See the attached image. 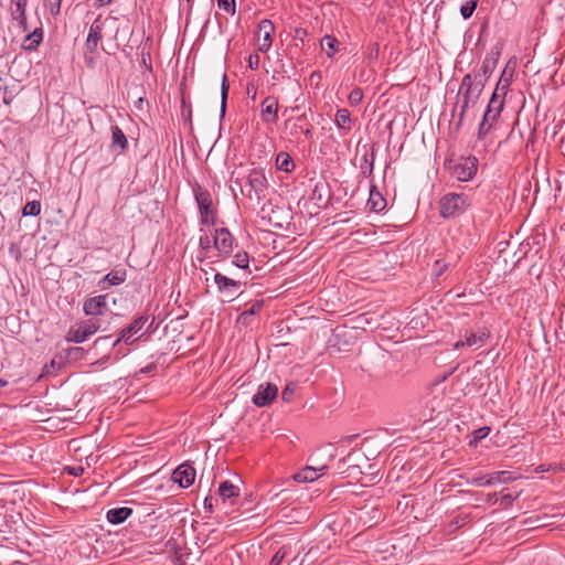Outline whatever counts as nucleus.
Instances as JSON below:
<instances>
[{
	"label": "nucleus",
	"mask_w": 565,
	"mask_h": 565,
	"mask_svg": "<svg viewBox=\"0 0 565 565\" xmlns=\"http://www.w3.org/2000/svg\"><path fill=\"white\" fill-rule=\"evenodd\" d=\"M483 86L482 79L475 81L470 74L463 76L458 93L459 97L462 99L459 111V124L462 122L466 111L477 104Z\"/></svg>",
	"instance_id": "1"
},
{
	"label": "nucleus",
	"mask_w": 565,
	"mask_h": 565,
	"mask_svg": "<svg viewBox=\"0 0 565 565\" xmlns=\"http://www.w3.org/2000/svg\"><path fill=\"white\" fill-rule=\"evenodd\" d=\"M478 166L479 161L475 156L460 157L456 160L445 162V168L448 170L450 177L460 182L472 180L477 174Z\"/></svg>",
	"instance_id": "2"
},
{
	"label": "nucleus",
	"mask_w": 565,
	"mask_h": 565,
	"mask_svg": "<svg viewBox=\"0 0 565 565\" xmlns=\"http://www.w3.org/2000/svg\"><path fill=\"white\" fill-rule=\"evenodd\" d=\"M471 202L465 193H447L439 201V213L444 218L456 217L466 212Z\"/></svg>",
	"instance_id": "3"
},
{
	"label": "nucleus",
	"mask_w": 565,
	"mask_h": 565,
	"mask_svg": "<svg viewBox=\"0 0 565 565\" xmlns=\"http://www.w3.org/2000/svg\"><path fill=\"white\" fill-rule=\"evenodd\" d=\"M193 193L199 206L201 223L204 225L214 224L216 211L213 207L211 193L199 184L193 188Z\"/></svg>",
	"instance_id": "4"
},
{
	"label": "nucleus",
	"mask_w": 565,
	"mask_h": 565,
	"mask_svg": "<svg viewBox=\"0 0 565 565\" xmlns=\"http://www.w3.org/2000/svg\"><path fill=\"white\" fill-rule=\"evenodd\" d=\"M247 185L249 186L246 196L259 203L265 199L268 189V181L263 170L253 169L249 171L247 178Z\"/></svg>",
	"instance_id": "5"
},
{
	"label": "nucleus",
	"mask_w": 565,
	"mask_h": 565,
	"mask_svg": "<svg viewBox=\"0 0 565 565\" xmlns=\"http://www.w3.org/2000/svg\"><path fill=\"white\" fill-rule=\"evenodd\" d=\"M99 329V321L96 319H88L79 321L75 327H72L66 335L65 340L73 343H83L90 335L95 334Z\"/></svg>",
	"instance_id": "6"
},
{
	"label": "nucleus",
	"mask_w": 565,
	"mask_h": 565,
	"mask_svg": "<svg viewBox=\"0 0 565 565\" xmlns=\"http://www.w3.org/2000/svg\"><path fill=\"white\" fill-rule=\"evenodd\" d=\"M489 338L490 331L487 328H479L476 331H466L463 334H460V339L454 344V349L481 348Z\"/></svg>",
	"instance_id": "7"
},
{
	"label": "nucleus",
	"mask_w": 565,
	"mask_h": 565,
	"mask_svg": "<svg viewBox=\"0 0 565 565\" xmlns=\"http://www.w3.org/2000/svg\"><path fill=\"white\" fill-rule=\"evenodd\" d=\"M355 436H348L339 440L337 444H328L322 447V456L333 459L340 457L341 459H349L355 457L354 448H350V444Z\"/></svg>",
	"instance_id": "8"
},
{
	"label": "nucleus",
	"mask_w": 565,
	"mask_h": 565,
	"mask_svg": "<svg viewBox=\"0 0 565 565\" xmlns=\"http://www.w3.org/2000/svg\"><path fill=\"white\" fill-rule=\"evenodd\" d=\"M147 321L148 317L146 316H140L136 318L127 328L121 330L119 338L115 340L113 345L116 347L121 341H124L128 345L135 343L139 338H141L142 334H140L137 338H134V335H136L138 332L142 330Z\"/></svg>",
	"instance_id": "9"
},
{
	"label": "nucleus",
	"mask_w": 565,
	"mask_h": 565,
	"mask_svg": "<svg viewBox=\"0 0 565 565\" xmlns=\"http://www.w3.org/2000/svg\"><path fill=\"white\" fill-rule=\"evenodd\" d=\"M279 103L277 97L268 95L260 103V119L266 125H275L278 121Z\"/></svg>",
	"instance_id": "10"
},
{
	"label": "nucleus",
	"mask_w": 565,
	"mask_h": 565,
	"mask_svg": "<svg viewBox=\"0 0 565 565\" xmlns=\"http://www.w3.org/2000/svg\"><path fill=\"white\" fill-rule=\"evenodd\" d=\"M234 242L235 239L227 228L222 227L215 230L214 247L217 249L218 256L227 257L231 255L233 252Z\"/></svg>",
	"instance_id": "11"
},
{
	"label": "nucleus",
	"mask_w": 565,
	"mask_h": 565,
	"mask_svg": "<svg viewBox=\"0 0 565 565\" xmlns=\"http://www.w3.org/2000/svg\"><path fill=\"white\" fill-rule=\"evenodd\" d=\"M105 21L103 20L102 15L99 14L94 22L92 23L89 28V32L85 42V49L86 51L94 53L96 52L98 44L103 38V30H104Z\"/></svg>",
	"instance_id": "12"
},
{
	"label": "nucleus",
	"mask_w": 565,
	"mask_h": 565,
	"mask_svg": "<svg viewBox=\"0 0 565 565\" xmlns=\"http://www.w3.org/2000/svg\"><path fill=\"white\" fill-rule=\"evenodd\" d=\"M278 387L273 383L260 384L253 396V403L258 407H264L273 403L277 397Z\"/></svg>",
	"instance_id": "13"
},
{
	"label": "nucleus",
	"mask_w": 565,
	"mask_h": 565,
	"mask_svg": "<svg viewBox=\"0 0 565 565\" xmlns=\"http://www.w3.org/2000/svg\"><path fill=\"white\" fill-rule=\"evenodd\" d=\"M171 478L173 482L178 483L181 488H188L195 479V470L185 461L174 469Z\"/></svg>",
	"instance_id": "14"
},
{
	"label": "nucleus",
	"mask_w": 565,
	"mask_h": 565,
	"mask_svg": "<svg viewBox=\"0 0 565 565\" xmlns=\"http://www.w3.org/2000/svg\"><path fill=\"white\" fill-rule=\"evenodd\" d=\"M214 281L217 286L218 291L225 297H227L230 300L234 299L241 287V282L238 280L228 278L220 273H216L214 275Z\"/></svg>",
	"instance_id": "15"
},
{
	"label": "nucleus",
	"mask_w": 565,
	"mask_h": 565,
	"mask_svg": "<svg viewBox=\"0 0 565 565\" xmlns=\"http://www.w3.org/2000/svg\"><path fill=\"white\" fill-rule=\"evenodd\" d=\"M500 52L498 50H491L484 57L479 72L475 76V81L482 79L483 83L491 76L499 61Z\"/></svg>",
	"instance_id": "16"
},
{
	"label": "nucleus",
	"mask_w": 565,
	"mask_h": 565,
	"mask_svg": "<svg viewBox=\"0 0 565 565\" xmlns=\"http://www.w3.org/2000/svg\"><path fill=\"white\" fill-rule=\"evenodd\" d=\"M504 106V98L498 93H492V96L489 100L487 109L484 111L483 118L484 121L497 122L498 118L501 115V111Z\"/></svg>",
	"instance_id": "17"
},
{
	"label": "nucleus",
	"mask_w": 565,
	"mask_h": 565,
	"mask_svg": "<svg viewBox=\"0 0 565 565\" xmlns=\"http://www.w3.org/2000/svg\"><path fill=\"white\" fill-rule=\"evenodd\" d=\"M26 6L28 0H11V17L19 23L22 32H26L29 30L26 21Z\"/></svg>",
	"instance_id": "18"
},
{
	"label": "nucleus",
	"mask_w": 565,
	"mask_h": 565,
	"mask_svg": "<svg viewBox=\"0 0 565 565\" xmlns=\"http://www.w3.org/2000/svg\"><path fill=\"white\" fill-rule=\"evenodd\" d=\"M107 308V295L90 297L84 301L83 310L87 316H102Z\"/></svg>",
	"instance_id": "19"
},
{
	"label": "nucleus",
	"mask_w": 565,
	"mask_h": 565,
	"mask_svg": "<svg viewBox=\"0 0 565 565\" xmlns=\"http://www.w3.org/2000/svg\"><path fill=\"white\" fill-rule=\"evenodd\" d=\"M373 438L364 439L360 447L354 448L355 459H376L380 456L379 446Z\"/></svg>",
	"instance_id": "20"
},
{
	"label": "nucleus",
	"mask_w": 565,
	"mask_h": 565,
	"mask_svg": "<svg viewBox=\"0 0 565 565\" xmlns=\"http://www.w3.org/2000/svg\"><path fill=\"white\" fill-rule=\"evenodd\" d=\"M326 469V465L306 466L300 471L296 472L292 478L297 482H312L322 476Z\"/></svg>",
	"instance_id": "21"
},
{
	"label": "nucleus",
	"mask_w": 565,
	"mask_h": 565,
	"mask_svg": "<svg viewBox=\"0 0 565 565\" xmlns=\"http://www.w3.org/2000/svg\"><path fill=\"white\" fill-rule=\"evenodd\" d=\"M258 30L259 32H263V40L259 43L258 49L260 52H267L273 44V34L275 32V25L270 20L264 19L258 23Z\"/></svg>",
	"instance_id": "22"
},
{
	"label": "nucleus",
	"mask_w": 565,
	"mask_h": 565,
	"mask_svg": "<svg viewBox=\"0 0 565 565\" xmlns=\"http://www.w3.org/2000/svg\"><path fill=\"white\" fill-rule=\"evenodd\" d=\"M126 278L127 271L125 269H115L106 274L99 284H102L103 289H106L107 287L125 282Z\"/></svg>",
	"instance_id": "23"
},
{
	"label": "nucleus",
	"mask_w": 565,
	"mask_h": 565,
	"mask_svg": "<svg viewBox=\"0 0 565 565\" xmlns=\"http://www.w3.org/2000/svg\"><path fill=\"white\" fill-rule=\"evenodd\" d=\"M367 207L372 212H381L386 206V200L383 198V195L377 191L376 186L372 185L370 189V196L367 200Z\"/></svg>",
	"instance_id": "24"
},
{
	"label": "nucleus",
	"mask_w": 565,
	"mask_h": 565,
	"mask_svg": "<svg viewBox=\"0 0 565 565\" xmlns=\"http://www.w3.org/2000/svg\"><path fill=\"white\" fill-rule=\"evenodd\" d=\"M43 40L42 28H36L33 32L25 35L22 42V49L25 51H34Z\"/></svg>",
	"instance_id": "25"
},
{
	"label": "nucleus",
	"mask_w": 565,
	"mask_h": 565,
	"mask_svg": "<svg viewBox=\"0 0 565 565\" xmlns=\"http://www.w3.org/2000/svg\"><path fill=\"white\" fill-rule=\"evenodd\" d=\"M111 148H119L120 152H124L128 148V139L117 125L111 126Z\"/></svg>",
	"instance_id": "26"
},
{
	"label": "nucleus",
	"mask_w": 565,
	"mask_h": 565,
	"mask_svg": "<svg viewBox=\"0 0 565 565\" xmlns=\"http://www.w3.org/2000/svg\"><path fill=\"white\" fill-rule=\"evenodd\" d=\"M132 513V510L130 508H117L111 509L107 512V520L113 524H119L124 521H126Z\"/></svg>",
	"instance_id": "27"
},
{
	"label": "nucleus",
	"mask_w": 565,
	"mask_h": 565,
	"mask_svg": "<svg viewBox=\"0 0 565 565\" xmlns=\"http://www.w3.org/2000/svg\"><path fill=\"white\" fill-rule=\"evenodd\" d=\"M334 122L341 130L350 131L352 129L351 114L347 108L337 110Z\"/></svg>",
	"instance_id": "28"
},
{
	"label": "nucleus",
	"mask_w": 565,
	"mask_h": 565,
	"mask_svg": "<svg viewBox=\"0 0 565 565\" xmlns=\"http://www.w3.org/2000/svg\"><path fill=\"white\" fill-rule=\"evenodd\" d=\"M276 168L280 171L291 172L295 169L292 158L285 151H280L276 157Z\"/></svg>",
	"instance_id": "29"
},
{
	"label": "nucleus",
	"mask_w": 565,
	"mask_h": 565,
	"mask_svg": "<svg viewBox=\"0 0 565 565\" xmlns=\"http://www.w3.org/2000/svg\"><path fill=\"white\" fill-rule=\"evenodd\" d=\"M338 40L332 35H324L321 39V50L326 52L328 57H332L338 52Z\"/></svg>",
	"instance_id": "30"
},
{
	"label": "nucleus",
	"mask_w": 565,
	"mask_h": 565,
	"mask_svg": "<svg viewBox=\"0 0 565 565\" xmlns=\"http://www.w3.org/2000/svg\"><path fill=\"white\" fill-rule=\"evenodd\" d=\"M220 495L225 499H232L238 495L239 489L230 481H224L218 488Z\"/></svg>",
	"instance_id": "31"
},
{
	"label": "nucleus",
	"mask_w": 565,
	"mask_h": 565,
	"mask_svg": "<svg viewBox=\"0 0 565 565\" xmlns=\"http://www.w3.org/2000/svg\"><path fill=\"white\" fill-rule=\"evenodd\" d=\"M491 433V427L483 426L475 429L469 436V446H477L479 441L484 439Z\"/></svg>",
	"instance_id": "32"
},
{
	"label": "nucleus",
	"mask_w": 565,
	"mask_h": 565,
	"mask_svg": "<svg viewBox=\"0 0 565 565\" xmlns=\"http://www.w3.org/2000/svg\"><path fill=\"white\" fill-rule=\"evenodd\" d=\"M88 441L86 439H72L68 443V449L74 451L75 459H89L92 457V454H78L84 444H87Z\"/></svg>",
	"instance_id": "33"
},
{
	"label": "nucleus",
	"mask_w": 565,
	"mask_h": 565,
	"mask_svg": "<svg viewBox=\"0 0 565 565\" xmlns=\"http://www.w3.org/2000/svg\"><path fill=\"white\" fill-rule=\"evenodd\" d=\"M510 85H511V75L508 77L507 71L504 70L497 83V86H495L493 93H498L501 96H503V98H504Z\"/></svg>",
	"instance_id": "34"
},
{
	"label": "nucleus",
	"mask_w": 565,
	"mask_h": 565,
	"mask_svg": "<svg viewBox=\"0 0 565 565\" xmlns=\"http://www.w3.org/2000/svg\"><path fill=\"white\" fill-rule=\"evenodd\" d=\"M41 213L40 201H30L22 209L23 216H38Z\"/></svg>",
	"instance_id": "35"
},
{
	"label": "nucleus",
	"mask_w": 565,
	"mask_h": 565,
	"mask_svg": "<svg viewBox=\"0 0 565 565\" xmlns=\"http://www.w3.org/2000/svg\"><path fill=\"white\" fill-rule=\"evenodd\" d=\"M479 0H467L461 7H460V14L463 19H469L473 14L475 10L478 7Z\"/></svg>",
	"instance_id": "36"
},
{
	"label": "nucleus",
	"mask_w": 565,
	"mask_h": 565,
	"mask_svg": "<svg viewBox=\"0 0 565 565\" xmlns=\"http://www.w3.org/2000/svg\"><path fill=\"white\" fill-rule=\"evenodd\" d=\"M66 358L72 361H79L85 358V355L88 353L85 349L81 347H72L66 349Z\"/></svg>",
	"instance_id": "37"
},
{
	"label": "nucleus",
	"mask_w": 565,
	"mask_h": 565,
	"mask_svg": "<svg viewBox=\"0 0 565 565\" xmlns=\"http://www.w3.org/2000/svg\"><path fill=\"white\" fill-rule=\"evenodd\" d=\"M263 305H264V300H257V301H255V302L250 306V308H249V309H247V310L243 311V312L239 315V318H238V319H239V320H243V321H246V320H247V318H248L249 316H253V315L258 313V312L262 310Z\"/></svg>",
	"instance_id": "38"
},
{
	"label": "nucleus",
	"mask_w": 565,
	"mask_h": 565,
	"mask_svg": "<svg viewBox=\"0 0 565 565\" xmlns=\"http://www.w3.org/2000/svg\"><path fill=\"white\" fill-rule=\"evenodd\" d=\"M226 74H223L221 87V114L224 115L226 110V100L228 96V84L226 83Z\"/></svg>",
	"instance_id": "39"
},
{
	"label": "nucleus",
	"mask_w": 565,
	"mask_h": 565,
	"mask_svg": "<svg viewBox=\"0 0 565 565\" xmlns=\"http://www.w3.org/2000/svg\"><path fill=\"white\" fill-rule=\"evenodd\" d=\"M233 264L238 267V268H242V269H245L248 267V264H249V257H248V254L246 252H238L237 254H235L234 256V259H233Z\"/></svg>",
	"instance_id": "40"
},
{
	"label": "nucleus",
	"mask_w": 565,
	"mask_h": 565,
	"mask_svg": "<svg viewBox=\"0 0 565 565\" xmlns=\"http://www.w3.org/2000/svg\"><path fill=\"white\" fill-rule=\"evenodd\" d=\"M217 7L221 10H224L226 13L234 15L236 12V2L235 0H216Z\"/></svg>",
	"instance_id": "41"
},
{
	"label": "nucleus",
	"mask_w": 565,
	"mask_h": 565,
	"mask_svg": "<svg viewBox=\"0 0 565 565\" xmlns=\"http://www.w3.org/2000/svg\"><path fill=\"white\" fill-rule=\"evenodd\" d=\"M297 390L296 383H289L285 386V388L281 392V398L286 403H290L294 401V395Z\"/></svg>",
	"instance_id": "42"
},
{
	"label": "nucleus",
	"mask_w": 565,
	"mask_h": 565,
	"mask_svg": "<svg viewBox=\"0 0 565 565\" xmlns=\"http://www.w3.org/2000/svg\"><path fill=\"white\" fill-rule=\"evenodd\" d=\"M62 0H44V7L49 9L53 17H57L61 12Z\"/></svg>",
	"instance_id": "43"
},
{
	"label": "nucleus",
	"mask_w": 565,
	"mask_h": 565,
	"mask_svg": "<svg viewBox=\"0 0 565 565\" xmlns=\"http://www.w3.org/2000/svg\"><path fill=\"white\" fill-rule=\"evenodd\" d=\"M349 103L351 106H356L359 105L362 99H363V92L361 88H354L351 90V93L349 94Z\"/></svg>",
	"instance_id": "44"
},
{
	"label": "nucleus",
	"mask_w": 565,
	"mask_h": 565,
	"mask_svg": "<svg viewBox=\"0 0 565 565\" xmlns=\"http://www.w3.org/2000/svg\"><path fill=\"white\" fill-rule=\"evenodd\" d=\"M493 125H494V122H492V121H484V118H482V121L480 122L479 129H478V138L479 139L484 138L486 135L491 130Z\"/></svg>",
	"instance_id": "45"
},
{
	"label": "nucleus",
	"mask_w": 565,
	"mask_h": 565,
	"mask_svg": "<svg viewBox=\"0 0 565 565\" xmlns=\"http://www.w3.org/2000/svg\"><path fill=\"white\" fill-rule=\"evenodd\" d=\"M287 555V548L282 547L276 552V554L270 559V565H280L284 558Z\"/></svg>",
	"instance_id": "46"
},
{
	"label": "nucleus",
	"mask_w": 565,
	"mask_h": 565,
	"mask_svg": "<svg viewBox=\"0 0 565 565\" xmlns=\"http://www.w3.org/2000/svg\"><path fill=\"white\" fill-rule=\"evenodd\" d=\"M64 470L71 476L78 477V476L83 475V472L85 471V468L83 466H74V467L66 466V467H64Z\"/></svg>",
	"instance_id": "47"
},
{
	"label": "nucleus",
	"mask_w": 565,
	"mask_h": 565,
	"mask_svg": "<svg viewBox=\"0 0 565 565\" xmlns=\"http://www.w3.org/2000/svg\"><path fill=\"white\" fill-rule=\"evenodd\" d=\"M259 61L260 58L257 53L249 54L247 60L249 68L254 71L257 70L259 67Z\"/></svg>",
	"instance_id": "48"
},
{
	"label": "nucleus",
	"mask_w": 565,
	"mask_h": 565,
	"mask_svg": "<svg viewBox=\"0 0 565 565\" xmlns=\"http://www.w3.org/2000/svg\"><path fill=\"white\" fill-rule=\"evenodd\" d=\"M246 93L253 100H255L257 95V87L255 84L248 83L246 86Z\"/></svg>",
	"instance_id": "49"
},
{
	"label": "nucleus",
	"mask_w": 565,
	"mask_h": 565,
	"mask_svg": "<svg viewBox=\"0 0 565 565\" xmlns=\"http://www.w3.org/2000/svg\"><path fill=\"white\" fill-rule=\"evenodd\" d=\"M192 110L190 106L185 105L184 99L182 100V116L191 120Z\"/></svg>",
	"instance_id": "50"
},
{
	"label": "nucleus",
	"mask_w": 565,
	"mask_h": 565,
	"mask_svg": "<svg viewBox=\"0 0 565 565\" xmlns=\"http://www.w3.org/2000/svg\"><path fill=\"white\" fill-rule=\"evenodd\" d=\"M552 469L551 465L541 463L534 468L535 472H544L550 471Z\"/></svg>",
	"instance_id": "51"
},
{
	"label": "nucleus",
	"mask_w": 565,
	"mask_h": 565,
	"mask_svg": "<svg viewBox=\"0 0 565 565\" xmlns=\"http://www.w3.org/2000/svg\"><path fill=\"white\" fill-rule=\"evenodd\" d=\"M295 33H296V38H298V39L302 40V39H303V36H306V35H307V30H306V29H302V28H297V29L295 30Z\"/></svg>",
	"instance_id": "52"
},
{
	"label": "nucleus",
	"mask_w": 565,
	"mask_h": 565,
	"mask_svg": "<svg viewBox=\"0 0 565 565\" xmlns=\"http://www.w3.org/2000/svg\"><path fill=\"white\" fill-rule=\"evenodd\" d=\"M200 245L201 247L203 248H207L210 246V239L207 236L205 237H200Z\"/></svg>",
	"instance_id": "53"
},
{
	"label": "nucleus",
	"mask_w": 565,
	"mask_h": 565,
	"mask_svg": "<svg viewBox=\"0 0 565 565\" xmlns=\"http://www.w3.org/2000/svg\"><path fill=\"white\" fill-rule=\"evenodd\" d=\"M113 0H96L95 1V6L97 8H100V7H104L106 4H109Z\"/></svg>",
	"instance_id": "54"
},
{
	"label": "nucleus",
	"mask_w": 565,
	"mask_h": 565,
	"mask_svg": "<svg viewBox=\"0 0 565 565\" xmlns=\"http://www.w3.org/2000/svg\"><path fill=\"white\" fill-rule=\"evenodd\" d=\"M301 564H302V559H300L298 556H295L288 565H301Z\"/></svg>",
	"instance_id": "55"
},
{
	"label": "nucleus",
	"mask_w": 565,
	"mask_h": 565,
	"mask_svg": "<svg viewBox=\"0 0 565 565\" xmlns=\"http://www.w3.org/2000/svg\"><path fill=\"white\" fill-rule=\"evenodd\" d=\"M109 337H99L98 339L95 340L93 347H96L100 341L103 340H107Z\"/></svg>",
	"instance_id": "56"
},
{
	"label": "nucleus",
	"mask_w": 565,
	"mask_h": 565,
	"mask_svg": "<svg viewBox=\"0 0 565 565\" xmlns=\"http://www.w3.org/2000/svg\"><path fill=\"white\" fill-rule=\"evenodd\" d=\"M8 385V382L0 377V388H3Z\"/></svg>",
	"instance_id": "57"
},
{
	"label": "nucleus",
	"mask_w": 565,
	"mask_h": 565,
	"mask_svg": "<svg viewBox=\"0 0 565 565\" xmlns=\"http://www.w3.org/2000/svg\"><path fill=\"white\" fill-rule=\"evenodd\" d=\"M303 132L307 137H311V128H307Z\"/></svg>",
	"instance_id": "58"
},
{
	"label": "nucleus",
	"mask_w": 565,
	"mask_h": 565,
	"mask_svg": "<svg viewBox=\"0 0 565 565\" xmlns=\"http://www.w3.org/2000/svg\"><path fill=\"white\" fill-rule=\"evenodd\" d=\"M109 359V356H104L99 362L104 363L105 361H107Z\"/></svg>",
	"instance_id": "59"
},
{
	"label": "nucleus",
	"mask_w": 565,
	"mask_h": 565,
	"mask_svg": "<svg viewBox=\"0 0 565 565\" xmlns=\"http://www.w3.org/2000/svg\"><path fill=\"white\" fill-rule=\"evenodd\" d=\"M190 6H192L193 0H186Z\"/></svg>",
	"instance_id": "60"
}]
</instances>
